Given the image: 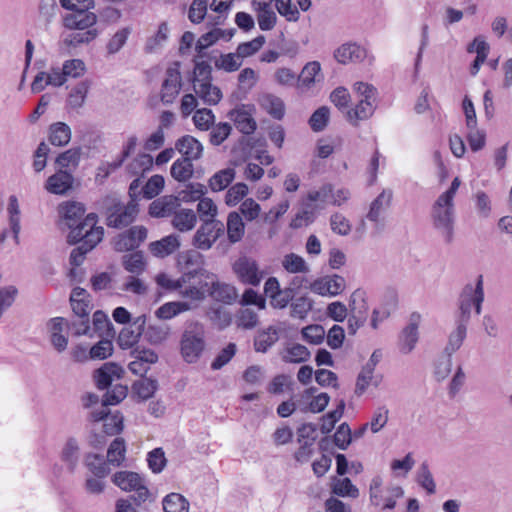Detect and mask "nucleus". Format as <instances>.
<instances>
[{
    "label": "nucleus",
    "mask_w": 512,
    "mask_h": 512,
    "mask_svg": "<svg viewBox=\"0 0 512 512\" xmlns=\"http://www.w3.org/2000/svg\"><path fill=\"white\" fill-rule=\"evenodd\" d=\"M212 68L206 62H198L193 70L192 85L195 94L207 105H216L222 98L219 87L212 83Z\"/></svg>",
    "instance_id": "f257e3e1"
},
{
    "label": "nucleus",
    "mask_w": 512,
    "mask_h": 512,
    "mask_svg": "<svg viewBox=\"0 0 512 512\" xmlns=\"http://www.w3.org/2000/svg\"><path fill=\"white\" fill-rule=\"evenodd\" d=\"M484 301L483 278L478 276L475 282L468 283L462 289L458 300V313L456 317L470 321L472 310L479 315Z\"/></svg>",
    "instance_id": "f03ea898"
},
{
    "label": "nucleus",
    "mask_w": 512,
    "mask_h": 512,
    "mask_svg": "<svg viewBox=\"0 0 512 512\" xmlns=\"http://www.w3.org/2000/svg\"><path fill=\"white\" fill-rule=\"evenodd\" d=\"M354 91L357 94L358 103L354 108L347 110L346 118L352 125L357 126L359 121L373 115L376 89L368 83L357 82L354 84Z\"/></svg>",
    "instance_id": "7ed1b4c3"
},
{
    "label": "nucleus",
    "mask_w": 512,
    "mask_h": 512,
    "mask_svg": "<svg viewBox=\"0 0 512 512\" xmlns=\"http://www.w3.org/2000/svg\"><path fill=\"white\" fill-rule=\"evenodd\" d=\"M104 236V228L97 226V216L94 213L88 214L79 222L67 235L70 244L81 242L87 249H93L101 242Z\"/></svg>",
    "instance_id": "20e7f679"
},
{
    "label": "nucleus",
    "mask_w": 512,
    "mask_h": 512,
    "mask_svg": "<svg viewBox=\"0 0 512 512\" xmlns=\"http://www.w3.org/2000/svg\"><path fill=\"white\" fill-rule=\"evenodd\" d=\"M112 482L122 491L134 492L133 499L138 505L147 501L150 496L145 478L136 472L118 471L112 476Z\"/></svg>",
    "instance_id": "39448f33"
},
{
    "label": "nucleus",
    "mask_w": 512,
    "mask_h": 512,
    "mask_svg": "<svg viewBox=\"0 0 512 512\" xmlns=\"http://www.w3.org/2000/svg\"><path fill=\"white\" fill-rule=\"evenodd\" d=\"M432 218L435 227L441 231L447 242L453 238L454 200L439 195L432 208Z\"/></svg>",
    "instance_id": "423d86ee"
},
{
    "label": "nucleus",
    "mask_w": 512,
    "mask_h": 512,
    "mask_svg": "<svg viewBox=\"0 0 512 512\" xmlns=\"http://www.w3.org/2000/svg\"><path fill=\"white\" fill-rule=\"evenodd\" d=\"M383 480L380 476L372 478L369 487L370 502L372 505L384 509H393L397 499L403 497L404 491L400 486L391 485L382 487Z\"/></svg>",
    "instance_id": "0eeeda50"
},
{
    "label": "nucleus",
    "mask_w": 512,
    "mask_h": 512,
    "mask_svg": "<svg viewBox=\"0 0 512 512\" xmlns=\"http://www.w3.org/2000/svg\"><path fill=\"white\" fill-rule=\"evenodd\" d=\"M369 304L368 294L363 289H356L349 300V318L348 330L350 334H355L362 327L368 317Z\"/></svg>",
    "instance_id": "6e6552de"
},
{
    "label": "nucleus",
    "mask_w": 512,
    "mask_h": 512,
    "mask_svg": "<svg viewBox=\"0 0 512 512\" xmlns=\"http://www.w3.org/2000/svg\"><path fill=\"white\" fill-rule=\"evenodd\" d=\"M189 283L179 289V295L187 299L191 305H197L206 298L210 286V273L204 270L193 271Z\"/></svg>",
    "instance_id": "1a4fd4ad"
},
{
    "label": "nucleus",
    "mask_w": 512,
    "mask_h": 512,
    "mask_svg": "<svg viewBox=\"0 0 512 512\" xmlns=\"http://www.w3.org/2000/svg\"><path fill=\"white\" fill-rule=\"evenodd\" d=\"M223 232L224 225L221 221L216 219L203 221L193 235L192 245L199 250L207 251L212 248Z\"/></svg>",
    "instance_id": "9d476101"
},
{
    "label": "nucleus",
    "mask_w": 512,
    "mask_h": 512,
    "mask_svg": "<svg viewBox=\"0 0 512 512\" xmlns=\"http://www.w3.org/2000/svg\"><path fill=\"white\" fill-rule=\"evenodd\" d=\"M205 347L204 334L201 329L186 330L181 338V355L187 363L196 362Z\"/></svg>",
    "instance_id": "9b49d317"
},
{
    "label": "nucleus",
    "mask_w": 512,
    "mask_h": 512,
    "mask_svg": "<svg viewBox=\"0 0 512 512\" xmlns=\"http://www.w3.org/2000/svg\"><path fill=\"white\" fill-rule=\"evenodd\" d=\"M232 269L239 281L251 286H258L264 278V272L260 270L257 261L247 256L239 257Z\"/></svg>",
    "instance_id": "f8f14e48"
},
{
    "label": "nucleus",
    "mask_w": 512,
    "mask_h": 512,
    "mask_svg": "<svg viewBox=\"0 0 512 512\" xmlns=\"http://www.w3.org/2000/svg\"><path fill=\"white\" fill-rule=\"evenodd\" d=\"M182 86V78L179 63L169 66L165 73V78L161 88V100L163 103L170 104L179 95Z\"/></svg>",
    "instance_id": "ddd939ff"
},
{
    "label": "nucleus",
    "mask_w": 512,
    "mask_h": 512,
    "mask_svg": "<svg viewBox=\"0 0 512 512\" xmlns=\"http://www.w3.org/2000/svg\"><path fill=\"white\" fill-rule=\"evenodd\" d=\"M255 108L252 105H239L228 114L235 127L243 134L250 135L257 128L254 118Z\"/></svg>",
    "instance_id": "4468645a"
},
{
    "label": "nucleus",
    "mask_w": 512,
    "mask_h": 512,
    "mask_svg": "<svg viewBox=\"0 0 512 512\" xmlns=\"http://www.w3.org/2000/svg\"><path fill=\"white\" fill-rule=\"evenodd\" d=\"M420 321V314L413 313L410 316L409 323L402 329L398 339V348L402 354L407 355L414 350L419 340L418 328Z\"/></svg>",
    "instance_id": "2eb2a0df"
},
{
    "label": "nucleus",
    "mask_w": 512,
    "mask_h": 512,
    "mask_svg": "<svg viewBox=\"0 0 512 512\" xmlns=\"http://www.w3.org/2000/svg\"><path fill=\"white\" fill-rule=\"evenodd\" d=\"M393 198V192L390 189H384L370 204L366 218L373 222L375 226L382 227L384 223V213L390 207Z\"/></svg>",
    "instance_id": "dca6fc26"
},
{
    "label": "nucleus",
    "mask_w": 512,
    "mask_h": 512,
    "mask_svg": "<svg viewBox=\"0 0 512 512\" xmlns=\"http://www.w3.org/2000/svg\"><path fill=\"white\" fill-rule=\"evenodd\" d=\"M96 23L97 16L91 11L71 12L63 16V26L69 30H96L93 28Z\"/></svg>",
    "instance_id": "f3484780"
},
{
    "label": "nucleus",
    "mask_w": 512,
    "mask_h": 512,
    "mask_svg": "<svg viewBox=\"0 0 512 512\" xmlns=\"http://www.w3.org/2000/svg\"><path fill=\"white\" fill-rule=\"evenodd\" d=\"M345 288V280L338 275L326 276L310 284L312 292L321 296H336Z\"/></svg>",
    "instance_id": "a211bd4d"
},
{
    "label": "nucleus",
    "mask_w": 512,
    "mask_h": 512,
    "mask_svg": "<svg viewBox=\"0 0 512 512\" xmlns=\"http://www.w3.org/2000/svg\"><path fill=\"white\" fill-rule=\"evenodd\" d=\"M133 360L128 364L129 370L139 376H143L152 364L158 361V355L151 349H136L132 352Z\"/></svg>",
    "instance_id": "6ab92c4d"
},
{
    "label": "nucleus",
    "mask_w": 512,
    "mask_h": 512,
    "mask_svg": "<svg viewBox=\"0 0 512 512\" xmlns=\"http://www.w3.org/2000/svg\"><path fill=\"white\" fill-rule=\"evenodd\" d=\"M69 322L63 317H55L48 321L47 329L53 347L62 352L67 348L68 339L64 332L68 331Z\"/></svg>",
    "instance_id": "aec40b11"
},
{
    "label": "nucleus",
    "mask_w": 512,
    "mask_h": 512,
    "mask_svg": "<svg viewBox=\"0 0 512 512\" xmlns=\"http://www.w3.org/2000/svg\"><path fill=\"white\" fill-rule=\"evenodd\" d=\"M93 421H103V431L106 435L113 436L123 430V417L119 413L109 414L107 408L100 407L91 412Z\"/></svg>",
    "instance_id": "412c9836"
},
{
    "label": "nucleus",
    "mask_w": 512,
    "mask_h": 512,
    "mask_svg": "<svg viewBox=\"0 0 512 512\" xmlns=\"http://www.w3.org/2000/svg\"><path fill=\"white\" fill-rule=\"evenodd\" d=\"M181 206L179 198L174 195H165L155 199L149 206V214L156 218L172 217Z\"/></svg>",
    "instance_id": "4be33fe9"
},
{
    "label": "nucleus",
    "mask_w": 512,
    "mask_h": 512,
    "mask_svg": "<svg viewBox=\"0 0 512 512\" xmlns=\"http://www.w3.org/2000/svg\"><path fill=\"white\" fill-rule=\"evenodd\" d=\"M74 177L66 170H58L56 173L48 177L45 183V189L55 195H65L73 187Z\"/></svg>",
    "instance_id": "5701e85b"
},
{
    "label": "nucleus",
    "mask_w": 512,
    "mask_h": 512,
    "mask_svg": "<svg viewBox=\"0 0 512 512\" xmlns=\"http://www.w3.org/2000/svg\"><path fill=\"white\" fill-rule=\"evenodd\" d=\"M366 57V50L355 42L340 45L334 51V58L340 64L360 62Z\"/></svg>",
    "instance_id": "b1692460"
},
{
    "label": "nucleus",
    "mask_w": 512,
    "mask_h": 512,
    "mask_svg": "<svg viewBox=\"0 0 512 512\" xmlns=\"http://www.w3.org/2000/svg\"><path fill=\"white\" fill-rule=\"evenodd\" d=\"M137 213V204L134 202L126 206H116L115 210L107 217V225L114 228L125 227L134 220Z\"/></svg>",
    "instance_id": "393cba45"
},
{
    "label": "nucleus",
    "mask_w": 512,
    "mask_h": 512,
    "mask_svg": "<svg viewBox=\"0 0 512 512\" xmlns=\"http://www.w3.org/2000/svg\"><path fill=\"white\" fill-rule=\"evenodd\" d=\"M210 286L208 292L211 297L219 302H223L226 304H231L237 299V290L234 286L219 282L216 280V276L210 273Z\"/></svg>",
    "instance_id": "a878e982"
},
{
    "label": "nucleus",
    "mask_w": 512,
    "mask_h": 512,
    "mask_svg": "<svg viewBox=\"0 0 512 512\" xmlns=\"http://www.w3.org/2000/svg\"><path fill=\"white\" fill-rule=\"evenodd\" d=\"M59 214L65 225L72 230L82 219L85 208L83 204L75 201H67L59 205Z\"/></svg>",
    "instance_id": "bb28decb"
},
{
    "label": "nucleus",
    "mask_w": 512,
    "mask_h": 512,
    "mask_svg": "<svg viewBox=\"0 0 512 512\" xmlns=\"http://www.w3.org/2000/svg\"><path fill=\"white\" fill-rule=\"evenodd\" d=\"M175 150L184 158L195 161L202 157L203 145L195 137L184 135L176 141Z\"/></svg>",
    "instance_id": "cd10ccee"
},
{
    "label": "nucleus",
    "mask_w": 512,
    "mask_h": 512,
    "mask_svg": "<svg viewBox=\"0 0 512 512\" xmlns=\"http://www.w3.org/2000/svg\"><path fill=\"white\" fill-rule=\"evenodd\" d=\"M122 374L123 369L121 366L113 362H107L94 373L96 386L99 389H105L111 385L114 380L120 379Z\"/></svg>",
    "instance_id": "c85d7f7f"
},
{
    "label": "nucleus",
    "mask_w": 512,
    "mask_h": 512,
    "mask_svg": "<svg viewBox=\"0 0 512 512\" xmlns=\"http://www.w3.org/2000/svg\"><path fill=\"white\" fill-rule=\"evenodd\" d=\"M180 247L179 236L170 234L158 241L151 242L149 245L150 252L158 258H165L174 253Z\"/></svg>",
    "instance_id": "c756f323"
},
{
    "label": "nucleus",
    "mask_w": 512,
    "mask_h": 512,
    "mask_svg": "<svg viewBox=\"0 0 512 512\" xmlns=\"http://www.w3.org/2000/svg\"><path fill=\"white\" fill-rule=\"evenodd\" d=\"M468 323V321H464L461 318L456 317L455 328L450 332L445 347L447 355L452 356V354L458 351L462 346L467 335Z\"/></svg>",
    "instance_id": "7c9ffc66"
},
{
    "label": "nucleus",
    "mask_w": 512,
    "mask_h": 512,
    "mask_svg": "<svg viewBox=\"0 0 512 512\" xmlns=\"http://www.w3.org/2000/svg\"><path fill=\"white\" fill-rule=\"evenodd\" d=\"M171 218L173 228L182 233L193 230L197 223L196 212L188 208L179 207Z\"/></svg>",
    "instance_id": "2f4dec72"
},
{
    "label": "nucleus",
    "mask_w": 512,
    "mask_h": 512,
    "mask_svg": "<svg viewBox=\"0 0 512 512\" xmlns=\"http://www.w3.org/2000/svg\"><path fill=\"white\" fill-rule=\"evenodd\" d=\"M194 308L195 306L186 301H170L156 309L155 317L159 320H170Z\"/></svg>",
    "instance_id": "473e14b6"
},
{
    "label": "nucleus",
    "mask_w": 512,
    "mask_h": 512,
    "mask_svg": "<svg viewBox=\"0 0 512 512\" xmlns=\"http://www.w3.org/2000/svg\"><path fill=\"white\" fill-rule=\"evenodd\" d=\"M258 103L274 119L281 120L285 115V104L278 96L270 93L262 94L258 98Z\"/></svg>",
    "instance_id": "72a5a7b5"
},
{
    "label": "nucleus",
    "mask_w": 512,
    "mask_h": 512,
    "mask_svg": "<svg viewBox=\"0 0 512 512\" xmlns=\"http://www.w3.org/2000/svg\"><path fill=\"white\" fill-rule=\"evenodd\" d=\"M234 35V29L225 30L221 28H213L203 34L196 43V50L200 53L204 49L217 43L219 40L229 41Z\"/></svg>",
    "instance_id": "f704fd0d"
},
{
    "label": "nucleus",
    "mask_w": 512,
    "mask_h": 512,
    "mask_svg": "<svg viewBox=\"0 0 512 512\" xmlns=\"http://www.w3.org/2000/svg\"><path fill=\"white\" fill-rule=\"evenodd\" d=\"M61 459L70 471H74L80 459V445L76 438H68L61 451Z\"/></svg>",
    "instance_id": "c9c22d12"
},
{
    "label": "nucleus",
    "mask_w": 512,
    "mask_h": 512,
    "mask_svg": "<svg viewBox=\"0 0 512 512\" xmlns=\"http://www.w3.org/2000/svg\"><path fill=\"white\" fill-rule=\"evenodd\" d=\"M227 237L231 243L239 242L245 234V224L241 215L232 211L227 216Z\"/></svg>",
    "instance_id": "e433bc0d"
},
{
    "label": "nucleus",
    "mask_w": 512,
    "mask_h": 512,
    "mask_svg": "<svg viewBox=\"0 0 512 512\" xmlns=\"http://www.w3.org/2000/svg\"><path fill=\"white\" fill-rule=\"evenodd\" d=\"M234 168L228 167L217 171L208 180V186L213 192H220L226 189L235 179Z\"/></svg>",
    "instance_id": "4c0bfd02"
},
{
    "label": "nucleus",
    "mask_w": 512,
    "mask_h": 512,
    "mask_svg": "<svg viewBox=\"0 0 512 512\" xmlns=\"http://www.w3.org/2000/svg\"><path fill=\"white\" fill-rule=\"evenodd\" d=\"M49 142L54 146H65L71 140V129L64 122H56L49 127Z\"/></svg>",
    "instance_id": "58836bf2"
},
{
    "label": "nucleus",
    "mask_w": 512,
    "mask_h": 512,
    "mask_svg": "<svg viewBox=\"0 0 512 512\" xmlns=\"http://www.w3.org/2000/svg\"><path fill=\"white\" fill-rule=\"evenodd\" d=\"M279 339V329L275 326H269L260 331L254 340V348L257 352H266Z\"/></svg>",
    "instance_id": "ea45409f"
},
{
    "label": "nucleus",
    "mask_w": 512,
    "mask_h": 512,
    "mask_svg": "<svg viewBox=\"0 0 512 512\" xmlns=\"http://www.w3.org/2000/svg\"><path fill=\"white\" fill-rule=\"evenodd\" d=\"M281 264L283 269L291 274H308L310 272V267L305 259L295 253L284 255Z\"/></svg>",
    "instance_id": "a19ab883"
},
{
    "label": "nucleus",
    "mask_w": 512,
    "mask_h": 512,
    "mask_svg": "<svg viewBox=\"0 0 512 512\" xmlns=\"http://www.w3.org/2000/svg\"><path fill=\"white\" fill-rule=\"evenodd\" d=\"M192 277V272L184 273L178 279L171 278L167 273H159L155 276V282L163 289L169 291H179L180 288L189 283Z\"/></svg>",
    "instance_id": "79ce46f5"
},
{
    "label": "nucleus",
    "mask_w": 512,
    "mask_h": 512,
    "mask_svg": "<svg viewBox=\"0 0 512 512\" xmlns=\"http://www.w3.org/2000/svg\"><path fill=\"white\" fill-rule=\"evenodd\" d=\"M331 492L339 497L357 498L359 496V489L346 477H333Z\"/></svg>",
    "instance_id": "37998d69"
},
{
    "label": "nucleus",
    "mask_w": 512,
    "mask_h": 512,
    "mask_svg": "<svg viewBox=\"0 0 512 512\" xmlns=\"http://www.w3.org/2000/svg\"><path fill=\"white\" fill-rule=\"evenodd\" d=\"M192 162L193 161L184 157L177 159L171 165V176L179 182L188 181L194 173V166Z\"/></svg>",
    "instance_id": "c03bdc74"
},
{
    "label": "nucleus",
    "mask_w": 512,
    "mask_h": 512,
    "mask_svg": "<svg viewBox=\"0 0 512 512\" xmlns=\"http://www.w3.org/2000/svg\"><path fill=\"white\" fill-rule=\"evenodd\" d=\"M157 389L158 381L147 377L135 381L132 385L133 393L143 401L153 397Z\"/></svg>",
    "instance_id": "a18cd8bd"
},
{
    "label": "nucleus",
    "mask_w": 512,
    "mask_h": 512,
    "mask_svg": "<svg viewBox=\"0 0 512 512\" xmlns=\"http://www.w3.org/2000/svg\"><path fill=\"white\" fill-rule=\"evenodd\" d=\"M169 27L166 22H162L158 26L157 32L149 37L145 43L144 50L146 53H155L160 50L168 40Z\"/></svg>",
    "instance_id": "49530a36"
},
{
    "label": "nucleus",
    "mask_w": 512,
    "mask_h": 512,
    "mask_svg": "<svg viewBox=\"0 0 512 512\" xmlns=\"http://www.w3.org/2000/svg\"><path fill=\"white\" fill-rule=\"evenodd\" d=\"M126 459V443L123 438H115L107 450V462L113 466H120Z\"/></svg>",
    "instance_id": "de8ad7c7"
},
{
    "label": "nucleus",
    "mask_w": 512,
    "mask_h": 512,
    "mask_svg": "<svg viewBox=\"0 0 512 512\" xmlns=\"http://www.w3.org/2000/svg\"><path fill=\"white\" fill-rule=\"evenodd\" d=\"M164 512H189V501L181 494L172 492L162 501Z\"/></svg>",
    "instance_id": "09e8293b"
},
{
    "label": "nucleus",
    "mask_w": 512,
    "mask_h": 512,
    "mask_svg": "<svg viewBox=\"0 0 512 512\" xmlns=\"http://www.w3.org/2000/svg\"><path fill=\"white\" fill-rule=\"evenodd\" d=\"M321 65L318 61L307 63L301 74L298 76V84L304 87H310L315 82L321 79Z\"/></svg>",
    "instance_id": "8fccbe9b"
},
{
    "label": "nucleus",
    "mask_w": 512,
    "mask_h": 512,
    "mask_svg": "<svg viewBox=\"0 0 512 512\" xmlns=\"http://www.w3.org/2000/svg\"><path fill=\"white\" fill-rule=\"evenodd\" d=\"M397 302V295L391 292L389 294V307H377L373 310L370 323L373 329H378L379 325L390 317L397 306Z\"/></svg>",
    "instance_id": "3c124183"
},
{
    "label": "nucleus",
    "mask_w": 512,
    "mask_h": 512,
    "mask_svg": "<svg viewBox=\"0 0 512 512\" xmlns=\"http://www.w3.org/2000/svg\"><path fill=\"white\" fill-rule=\"evenodd\" d=\"M98 36L97 30L71 32L63 37V44L67 47H77L81 44H88Z\"/></svg>",
    "instance_id": "603ef678"
},
{
    "label": "nucleus",
    "mask_w": 512,
    "mask_h": 512,
    "mask_svg": "<svg viewBox=\"0 0 512 512\" xmlns=\"http://www.w3.org/2000/svg\"><path fill=\"white\" fill-rule=\"evenodd\" d=\"M85 465L89 471L98 478H104L110 473L108 462H105L102 456L98 454H87Z\"/></svg>",
    "instance_id": "864d4df0"
},
{
    "label": "nucleus",
    "mask_w": 512,
    "mask_h": 512,
    "mask_svg": "<svg viewBox=\"0 0 512 512\" xmlns=\"http://www.w3.org/2000/svg\"><path fill=\"white\" fill-rule=\"evenodd\" d=\"M207 189L201 183H189L179 191L177 198L179 202H195L199 201L206 194Z\"/></svg>",
    "instance_id": "5fc2aeb1"
},
{
    "label": "nucleus",
    "mask_w": 512,
    "mask_h": 512,
    "mask_svg": "<svg viewBox=\"0 0 512 512\" xmlns=\"http://www.w3.org/2000/svg\"><path fill=\"white\" fill-rule=\"evenodd\" d=\"M7 213L13 237L17 242L20 232V206L15 195H11L8 199Z\"/></svg>",
    "instance_id": "6e6d98bb"
},
{
    "label": "nucleus",
    "mask_w": 512,
    "mask_h": 512,
    "mask_svg": "<svg viewBox=\"0 0 512 512\" xmlns=\"http://www.w3.org/2000/svg\"><path fill=\"white\" fill-rule=\"evenodd\" d=\"M81 158V148L74 147L60 153L55 163L58 165L60 170L76 168L79 165Z\"/></svg>",
    "instance_id": "4d7b16f0"
},
{
    "label": "nucleus",
    "mask_w": 512,
    "mask_h": 512,
    "mask_svg": "<svg viewBox=\"0 0 512 512\" xmlns=\"http://www.w3.org/2000/svg\"><path fill=\"white\" fill-rule=\"evenodd\" d=\"M310 351L301 344H292L287 347L283 355V360L288 363H302L310 359Z\"/></svg>",
    "instance_id": "13d9d810"
},
{
    "label": "nucleus",
    "mask_w": 512,
    "mask_h": 512,
    "mask_svg": "<svg viewBox=\"0 0 512 512\" xmlns=\"http://www.w3.org/2000/svg\"><path fill=\"white\" fill-rule=\"evenodd\" d=\"M130 34L131 29L128 27H124L116 31L106 44L107 53L109 55L118 53L126 44Z\"/></svg>",
    "instance_id": "bf43d9fd"
},
{
    "label": "nucleus",
    "mask_w": 512,
    "mask_h": 512,
    "mask_svg": "<svg viewBox=\"0 0 512 512\" xmlns=\"http://www.w3.org/2000/svg\"><path fill=\"white\" fill-rule=\"evenodd\" d=\"M88 90H89V84L87 81H82V82L78 83L77 85H75V87H73V89L71 90V92L68 96V99H67V103H68L69 107L73 108V109L81 108L83 106V104L85 103Z\"/></svg>",
    "instance_id": "052dcab7"
},
{
    "label": "nucleus",
    "mask_w": 512,
    "mask_h": 512,
    "mask_svg": "<svg viewBox=\"0 0 512 512\" xmlns=\"http://www.w3.org/2000/svg\"><path fill=\"white\" fill-rule=\"evenodd\" d=\"M123 265L128 272L139 275L145 270L146 263L142 253L134 252L123 257Z\"/></svg>",
    "instance_id": "680f3d73"
},
{
    "label": "nucleus",
    "mask_w": 512,
    "mask_h": 512,
    "mask_svg": "<svg viewBox=\"0 0 512 512\" xmlns=\"http://www.w3.org/2000/svg\"><path fill=\"white\" fill-rule=\"evenodd\" d=\"M417 482L428 494L436 492V484L427 463H422L417 471Z\"/></svg>",
    "instance_id": "e2e57ef3"
},
{
    "label": "nucleus",
    "mask_w": 512,
    "mask_h": 512,
    "mask_svg": "<svg viewBox=\"0 0 512 512\" xmlns=\"http://www.w3.org/2000/svg\"><path fill=\"white\" fill-rule=\"evenodd\" d=\"M197 212L201 222L216 219L218 215V207L215 202L208 197H202L197 204Z\"/></svg>",
    "instance_id": "0e129e2a"
},
{
    "label": "nucleus",
    "mask_w": 512,
    "mask_h": 512,
    "mask_svg": "<svg viewBox=\"0 0 512 512\" xmlns=\"http://www.w3.org/2000/svg\"><path fill=\"white\" fill-rule=\"evenodd\" d=\"M248 194V186L239 182L232 185L225 194V204L229 207L236 206Z\"/></svg>",
    "instance_id": "69168bd1"
},
{
    "label": "nucleus",
    "mask_w": 512,
    "mask_h": 512,
    "mask_svg": "<svg viewBox=\"0 0 512 512\" xmlns=\"http://www.w3.org/2000/svg\"><path fill=\"white\" fill-rule=\"evenodd\" d=\"M275 8L289 22H297L300 19V12L292 0H275Z\"/></svg>",
    "instance_id": "338daca9"
},
{
    "label": "nucleus",
    "mask_w": 512,
    "mask_h": 512,
    "mask_svg": "<svg viewBox=\"0 0 512 512\" xmlns=\"http://www.w3.org/2000/svg\"><path fill=\"white\" fill-rule=\"evenodd\" d=\"M389 410L385 406L378 407L374 410L371 420L367 422L372 433H378L385 427L388 422Z\"/></svg>",
    "instance_id": "774afa93"
}]
</instances>
